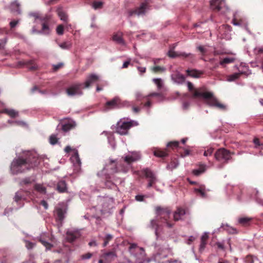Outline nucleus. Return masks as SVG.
Wrapping results in <instances>:
<instances>
[{
    "instance_id": "obj_14",
    "label": "nucleus",
    "mask_w": 263,
    "mask_h": 263,
    "mask_svg": "<svg viewBox=\"0 0 263 263\" xmlns=\"http://www.w3.org/2000/svg\"><path fill=\"white\" fill-rule=\"evenodd\" d=\"M100 257L104 259V263H111L117 257V254L115 251H109L103 253Z\"/></svg>"
},
{
    "instance_id": "obj_12",
    "label": "nucleus",
    "mask_w": 263,
    "mask_h": 263,
    "mask_svg": "<svg viewBox=\"0 0 263 263\" xmlns=\"http://www.w3.org/2000/svg\"><path fill=\"white\" fill-rule=\"evenodd\" d=\"M83 84L77 83L72 85L66 89V93L69 96H73L76 95H81L82 94L81 88Z\"/></svg>"
},
{
    "instance_id": "obj_46",
    "label": "nucleus",
    "mask_w": 263,
    "mask_h": 263,
    "mask_svg": "<svg viewBox=\"0 0 263 263\" xmlns=\"http://www.w3.org/2000/svg\"><path fill=\"white\" fill-rule=\"evenodd\" d=\"M57 33L58 35H62L64 33V26L63 25H59L57 26L56 29Z\"/></svg>"
},
{
    "instance_id": "obj_4",
    "label": "nucleus",
    "mask_w": 263,
    "mask_h": 263,
    "mask_svg": "<svg viewBox=\"0 0 263 263\" xmlns=\"http://www.w3.org/2000/svg\"><path fill=\"white\" fill-rule=\"evenodd\" d=\"M156 212L158 216L160 217V222L166 223L168 228H171L173 226V224L168 221L171 212L168 209H163L158 206L156 208Z\"/></svg>"
},
{
    "instance_id": "obj_20",
    "label": "nucleus",
    "mask_w": 263,
    "mask_h": 263,
    "mask_svg": "<svg viewBox=\"0 0 263 263\" xmlns=\"http://www.w3.org/2000/svg\"><path fill=\"white\" fill-rule=\"evenodd\" d=\"M187 76L194 78H199L203 74L202 71L196 69H187L186 71Z\"/></svg>"
},
{
    "instance_id": "obj_34",
    "label": "nucleus",
    "mask_w": 263,
    "mask_h": 263,
    "mask_svg": "<svg viewBox=\"0 0 263 263\" xmlns=\"http://www.w3.org/2000/svg\"><path fill=\"white\" fill-rule=\"evenodd\" d=\"M78 237V234L74 233L68 232L67 233L66 238L69 242H73Z\"/></svg>"
},
{
    "instance_id": "obj_16",
    "label": "nucleus",
    "mask_w": 263,
    "mask_h": 263,
    "mask_svg": "<svg viewBox=\"0 0 263 263\" xmlns=\"http://www.w3.org/2000/svg\"><path fill=\"white\" fill-rule=\"evenodd\" d=\"M76 125V123L72 119H68L67 122H65L62 125V129L64 132H67L74 128Z\"/></svg>"
},
{
    "instance_id": "obj_58",
    "label": "nucleus",
    "mask_w": 263,
    "mask_h": 263,
    "mask_svg": "<svg viewBox=\"0 0 263 263\" xmlns=\"http://www.w3.org/2000/svg\"><path fill=\"white\" fill-rule=\"evenodd\" d=\"M209 238V235L207 233H204L201 237V241H205L207 242V240Z\"/></svg>"
},
{
    "instance_id": "obj_31",
    "label": "nucleus",
    "mask_w": 263,
    "mask_h": 263,
    "mask_svg": "<svg viewBox=\"0 0 263 263\" xmlns=\"http://www.w3.org/2000/svg\"><path fill=\"white\" fill-rule=\"evenodd\" d=\"M49 20V18H44L43 21L44 22L42 24V30L44 32L45 34H49V28L48 25L47 23V21Z\"/></svg>"
},
{
    "instance_id": "obj_62",
    "label": "nucleus",
    "mask_w": 263,
    "mask_h": 263,
    "mask_svg": "<svg viewBox=\"0 0 263 263\" xmlns=\"http://www.w3.org/2000/svg\"><path fill=\"white\" fill-rule=\"evenodd\" d=\"M7 42V39H4L0 40V49H4L5 44Z\"/></svg>"
},
{
    "instance_id": "obj_40",
    "label": "nucleus",
    "mask_w": 263,
    "mask_h": 263,
    "mask_svg": "<svg viewBox=\"0 0 263 263\" xmlns=\"http://www.w3.org/2000/svg\"><path fill=\"white\" fill-rule=\"evenodd\" d=\"M167 147L168 148H171L173 149L175 148H178L179 147V142L178 141L170 142L167 144Z\"/></svg>"
},
{
    "instance_id": "obj_63",
    "label": "nucleus",
    "mask_w": 263,
    "mask_h": 263,
    "mask_svg": "<svg viewBox=\"0 0 263 263\" xmlns=\"http://www.w3.org/2000/svg\"><path fill=\"white\" fill-rule=\"evenodd\" d=\"M22 199V196L21 194H20V193H16L15 194V195L14 196V200L16 201V202H18L20 200H21Z\"/></svg>"
},
{
    "instance_id": "obj_27",
    "label": "nucleus",
    "mask_w": 263,
    "mask_h": 263,
    "mask_svg": "<svg viewBox=\"0 0 263 263\" xmlns=\"http://www.w3.org/2000/svg\"><path fill=\"white\" fill-rule=\"evenodd\" d=\"M65 212L62 208H57L56 209L57 219L60 222H62L64 219Z\"/></svg>"
},
{
    "instance_id": "obj_41",
    "label": "nucleus",
    "mask_w": 263,
    "mask_h": 263,
    "mask_svg": "<svg viewBox=\"0 0 263 263\" xmlns=\"http://www.w3.org/2000/svg\"><path fill=\"white\" fill-rule=\"evenodd\" d=\"M103 3L102 2L95 1L92 4V7L95 9H101L102 8Z\"/></svg>"
},
{
    "instance_id": "obj_53",
    "label": "nucleus",
    "mask_w": 263,
    "mask_h": 263,
    "mask_svg": "<svg viewBox=\"0 0 263 263\" xmlns=\"http://www.w3.org/2000/svg\"><path fill=\"white\" fill-rule=\"evenodd\" d=\"M246 263H254L253 257L251 255H248L245 259Z\"/></svg>"
},
{
    "instance_id": "obj_26",
    "label": "nucleus",
    "mask_w": 263,
    "mask_h": 263,
    "mask_svg": "<svg viewBox=\"0 0 263 263\" xmlns=\"http://www.w3.org/2000/svg\"><path fill=\"white\" fill-rule=\"evenodd\" d=\"M235 61V58L233 57H227L220 60L219 64L224 67L226 64L234 63Z\"/></svg>"
},
{
    "instance_id": "obj_44",
    "label": "nucleus",
    "mask_w": 263,
    "mask_h": 263,
    "mask_svg": "<svg viewBox=\"0 0 263 263\" xmlns=\"http://www.w3.org/2000/svg\"><path fill=\"white\" fill-rule=\"evenodd\" d=\"M154 83L157 86L158 89H161L162 87V81L161 79L157 78L153 80Z\"/></svg>"
},
{
    "instance_id": "obj_33",
    "label": "nucleus",
    "mask_w": 263,
    "mask_h": 263,
    "mask_svg": "<svg viewBox=\"0 0 263 263\" xmlns=\"http://www.w3.org/2000/svg\"><path fill=\"white\" fill-rule=\"evenodd\" d=\"M151 71L155 73H162L165 70V68L163 67L156 66L151 67Z\"/></svg>"
},
{
    "instance_id": "obj_38",
    "label": "nucleus",
    "mask_w": 263,
    "mask_h": 263,
    "mask_svg": "<svg viewBox=\"0 0 263 263\" xmlns=\"http://www.w3.org/2000/svg\"><path fill=\"white\" fill-rule=\"evenodd\" d=\"M35 189L41 193L45 194L46 193V188L41 184H37L34 186Z\"/></svg>"
},
{
    "instance_id": "obj_35",
    "label": "nucleus",
    "mask_w": 263,
    "mask_h": 263,
    "mask_svg": "<svg viewBox=\"0 0 263 263\" xmlns=\"http://www.w3.org/2000/svg\"><path fill=\"white\" fill-rule=\"evenodd\" d=\"M242 74L243 72L234 73L228 76L227 77V80L230 82L234 81L238 79Z\"/></svg>"
},
{
    "instance_id": "obj_24",
    "label": "nucleus",
    "mask_w": 263,
    "mask_h": 263,
    "mask_svg": "<svg viewBox=\"0 0 263 263\" xmlns=\"http://www.w3.org/2000/svg\"><path fill=\"white\" fill-rule=\"evenodd\" d=\"M252 220V218L250 217H240L238 219V223L243 227L249 226Z\"/></svg>"
},
{
    "instance_id": "obj_59",
    "label": "nucleus",
    "mask_w": 263,
    "mask_h": 263,
    "mask_svg": "<svg viewBox=\"0 0 263 263\" xmlns=\"http://www.w3.org/2000/svg\"><path fill=\"white\" fill-rule=\"evenodd\" d=\"M18 23V21L13 20L10 22V26L11 29L14 28Z\"/></svg>"
},
{
    "instance_id": "obj_30",
    "label": "nucleus",
    "mask_w": 263,
    "mask_h": 263,
    "mask_svg": "<svg viewBox=\"0 0 263 263\" xmlns=\"http://www.w3.org/2000/svg\"><path fill=\"white\" fill-rule=\"evenodd\" d=\"M150 227L151 228L155 230V235H156L157 237H159V232H158L159 225L157 223V220L153 219L151 221Z\"/></svg>"
},
{
    "instance_id": "obj_64",
    "label": "nucleus",
    "mask_w": 263,
    "mask_h": 263,
    "mask_svg": "<svg viewBox=\"0 0 263 263\" xmlns=\"http://www.w3.org/2000/svg\"><path fill=\"white\" fill-rule=\"evenodd\" d=\"M144 196L143 195H138L136 196L135 199L138 201H143L144 200Z\"/></svg>"
},
{
    "instance_id": "obj_51",
    "label": "nucleus",
    "mask_w": 263,
    "mask_h": 263,
    "mask_svg": "<svg viewBox=\"0 0 263 263\" xmlns=\"http://www.w3.org/2000/svg\"><path fill=\"white\" fill-rule=\"evenodd\" d=\"M40 241L47 249H50L53 246L52 245L45 240L41 239Z\"/></svg>"
},
{
    "instance_id": "obj_29",
    "label": "nucleus",
    "mask_w": 263,
    "mask_h": 263,
    "mask_svg": "<svg viewBox=\"0 0 263 263\" xmlns=\"http://www.w3.org/2000/svg\"><path fill=\"white\" fill-rule=\"evenodd\" d=\"M206 166L204 164H200L198 169L193 170V174L195 176H199L205 171Z\"/></svg>"
},
{
    "instance_id": "obj_8",
    "label": "nucleus",
    "mask_w": 263,
    "mask_h": 263,
    "mask_svg": "<svg viewBox=\"0 0 263 263\" xmlns=\"http://www.w3.org/2000/svg\"><path fill=\"white\" fill-rule=\"evenodd\" d=\"M146 178L148 179V183L147 185V188H149L154 185L157 181V178L155 174L149 168H144L141 171Z\"/></svg>"
},
{
    "instance_id": "obj_17",
    "label": "nucleus",
    "mask_w": 263,
    "mask_h": 263,
    "mask_svg": "<svg viewBox=\"0 0 263 263\" xmlns=\"http://www.w3.org/2000/svg\"><path fill=\"white\" fill-rule=\"evenodd\" d=\"M168 55L171 57V58H176V57H182L184 58H188V57H191V58H193L194 57V55L191 54V53H186L185 52H176V51H173V50H170L168 52V53H167Z\"/></svg>"
},
{
    "instance_id": "obj_50",
    "label": "nucleus",
    "mask_w": 263,
    "mask_h": 263,
    "mask_svg": "<svg viewBox=\"0 0 263 263\" xmlns=\"http://www.w3.org/2000/svg\"><path fill=\"white\" fill-rule=\"evenodd\" d=\"M213 151H214L213 148H212V147L209 148L204 151L203 155L204 156H211L213 154Z\"/></svg>"
},
{
    "instance_id": "obj_43",
    "label": "nucleus",
    "mask_w": 263,
    "mask_h": 263,
    "mask_svg": "<svg viewBox=\"0 0 263 263\" xmlns=\"http://www.w3.org/2000/svg\"><path fill=\"white\" fill-rule=\"evenodd\" d=\"M72 159L73 161H75L79 165L81 164V160L78 154V152L77 151L74 153L72 157Z\"/></svg>"
},
{
    "instance_id": "obj_7",
    "label": "nucleus",
    "mask_w": 263,
    "mask_h": 263,
    "mask_svg": "<svg viewBox=\"0 0 263 263\" xmlns=\"http://www.w3.org/2000/svg\"><path fill=\"white\" fill-rule=\"evenodd\" d=\"M210 5L211 8L215 11H221L224 13L228 10L225 0H211Z\"/></svg>"
},
{
    "instance_id": "obj_22",
    "label": "nucleus",
    "mask_w": 263,
    "mask_h": 263,
    "mask_svg": "<svg viewBox=\"0 0 263 263\" xmlns=\"http://www.w3.org/2000/svg\"><path fill=\"white\" fill-rule=\"evenodd\" d=\"M20 4L17 0H15L12 2L10 4V9L12 12H16L17 14L21 13L20 10Z\"/></svg>"
},
{
    "instance_id": "obj_5",
    "label": "nucleus",
    "mask_w": 263,
    "mask_h": 263,
    "mask_svg": "<svg viewBox=\"0 0 263 263\" xmlns=\"http://www.w3.org/2000/svg\"><path fill=\"white\" fill-rule=\"evenodd\" d=\"M233 153L224 148L218 149L215 153V158L218 161L223 163H228V161L232 158Z\"/></svg>"
},
{
    "instance_id": "obj_54",
    "label": "nucleus",
    "mask_w": 263,
    "mask_h": 263,
    "mask_svg": "<svg viewBox=\"0 0 263 263\" xmlns=\"http://www.w3.org/2000/svg\"><path fill=\"white\" fill-rule=\"evenodd\" d=\"M92 256V254L91 253H87L86 254H83L81 256V258L82 259H88L90 258Z\"/></svg>"
},
{
    "instance_id": "obj_56",
    "label": "nucleus",
    "mask_w": 263,
    "mask_h": 263,
    "mask_svg": "<svg viewBox=\"0 0 263 263\" xmlns=\"http://www.w3.org/2000/svg\"><path fill=\"white\" fill-rule=\"evenodd\" d=\"M197 49L202 55H204L207 51V50L203 46H198Z\"/></svg>"
},
{
    "instance_id": "obj_32",
    "label": "nucleus",
    "mask_w": 263,
    "mask_h": 263,
    "mask_svg": "<svg viewBox=\"0 0 263 263\" xmlns=\"http://www.w3.org/2000/svg\"><path fill=\"white\" fill-rule=\"evenodd\" d=\"M2 112L8 115L11 118H15L18 116V112L13 109H5L2 110Z\"/></svg>"
},
{
    "instance_id": "obj_15",
    "label": "nucleus",
    "mask_w": 263,
    "mask_h": 263,
    "mask_svg": "<svg viewBox=\"0 0 263 263\" xmlns=\"http://www.w3.org/2000/svg\"><path fill=\"white\" fill-rule=\"evenodd\" d=\"M99 79V77L98 75L93 73L89 74L87 77L86 80L84 83V88L89 87L91 85V84L98 81Z\"/></svg>"
},
{
    "instance_id": "obj_23",
    "label": "nucleus",
    "mask_w": 263,
    "mask_h": 263,
    "mask_svg": "<svg viewBox=\"0 0 263 263\" xmlns=\"http://www.w3.org/2000/svg\"><path fill=\"white\" fill-rule=\"evenodd\" d=\"M57 12L59 17L62 21L66 23L68 22V16L62 8H58L57 10Z\"/></svg>"
},
{
    "instance_id": "obj_18",
    "label": "nucleus",
    "mask_w": 263,
    "mask_h": 263,
    "mask_svg": "<svg viewBox=\"0 0 263 263\" xmlns=\"http://www.w3.org/2000/svg\"><path fill=\"white\" fill-rule=\"evenodd\" d=\"M112 40L116 43L125 45V42L123 39V33L121 32H118L115 33L112 37Z\"/></svg>"
},
{
    "instance_id": "obj_11",
    "label": "nucleus",
    "mask_w": 263,
    "mask_h": 263,
    "mask_svg": "<svg viewBox=\"0 0 263 263\" xmlns=\"http://www.w3.org/2000/svg\"><path fill=\"white\" fill-rule=\"evenodd\" d=\"M149 7V2L147 0H145L144 2L142 3L139 7L136 8L134 10H130L128 12L129 16H132L133 15H140L144 14L145 13L146 10Z\"/></svg>"
},
{
    "instance_id": "obj_21",
    "label": "nucleus",
    "mask_w": 263,
    "mask_h": 263,
    "mask_svg": "<svg viewBox=\"0 0 263 263\" xmlns=\"http://www.w3.org/2000/svg\"><path fill=\"white\" fill-rule=\"evenodd\" d=\"M172 79L176 82L178 84H182L183 83L185 80V77L180 73H177L175 74H174L172 76Z\"/></svg>"
},
{
    "instance_id": "obj_19",
    "label": "nucleus",
    "mask_w": 263,
    "mask_h": 263,
    "mask_svg": "<svg viewBox=\"0 0 263 263\" xmlns=\"http://www.w3.org/2000/svg\"><path fill=\"white\" fill-rule=\"evenodd\" d=\"M185 214V211L184 209L178 208L175 211L174 213V219L175 221H178L179 220H182L183 219V217Z\"/></svg>"
},
{
    "instance_id": "obj_6",
    "label": "nucleus",
    "mask_w": 263,
    "mask_h": 263,
    "mask_svg": "<svg viewBox=\"0 0 263 263\" xmlns=\"http://www.w3.org/2000/svg\"><path fill=\"white\" fill-rule=\"evenodd\" d=\"M187 86L189 91L192 93L193 97L195 98H206L211 96L210 92L202 91L200 89H196L191 82H187Z\"/></svg>"
},
{
    "instance_id": "obj_42",
    "label": "nucleus",
    "mask_w": 263,
    "mask_h": 263,
    "mask_svg": "<svg viewBox=\"0 0 263 263\" xmlns=\"http://www.w3.org/2000/svg\"><path fill=\"white\" fill-rule=\"evenodd\" d=\"M58 138L57 135L54 134L51 135L49 137V143L52 145H54L58 143Z\"/></svg>"
},
{
    "instance_id": "obj_57",
    "label": "nucleus",
    "mask_w": 263,
    "mask_h": 263,
    "mask_svg": "<svg viewBox=\"0 0 263 263\" xmlns=\"http://www.w3.org/2000/svg\"><path fill=\"white\" fill-rule=\"evenodd\" d=\"M28 68L31 70H35L37 69V66L36 65L33 64L32 62H30L28 65Z\"/></svg>"
},
{
    "instance_id": "obj_47",
    "label": "nucleus",
    "mask_w": 263,
    "mask_h": 263,
    "mask_svg": "<svg viewBox=\"0 0 263 263\" xmlns=\"http://www.w3.org/2000/svg\"><path fill=\"white\" fill-rule=\"evenodd\" d=\"M33 181V180H32L30 177L26 178L24 179H23L21 182V184L22 185H26L31 184Z\"/></svg>"
},
{
    "instance_id": "obj_2",
    "label": "nucleus",
    "mask_w": 263,
    "mask_h": 263,
    "mask_svg": "<svg viewBox=\"0 0 263 263\" xmlns=\"http://www.w3.org/2000/svg\"><path fill=\"white\" fill-rule=\"evenodd\" d=\"M102 172H105V179L109 181V180L111 179L110 175L119 172L116 161L109 159L104 165Z\"/></svg>"
},
{
    "instance_id": "obj_61",
    "label": "nucleus",
    "mask_w": 263,
    "mask_h": 263,
    "mask_svg": "<svg viewBox=\"0 0 263 263\" xmlns=\"http://www.w3.org/2000/svg\"><path fill=\"white\" fill-rule=\"evenodd\" d=\"M238 19L236 17V14H234L232 23L235 26H238Z\"/></svg>"
},
{
    "instance_id": "obj_36",
    "label": "nucleus",
    "mask_w": 263,
    "mask_h": 263,
    "mask_svg": "<svg viewBox=\"0 0 263 263\" xmlns=\"http://www.w3.org/2000/svg\"><path fill=\"white\" fill-rule=\"evenodd\" d=\"M205 186L203 185H200L199 188L195 189V192L197 193L200 194L201 196L203 198L206 196L205 193Z\"/></svg>"
},
{
    "instance_id": "obj_48",
    "label": "nucleus",
    "mask_w": 263,
    "mask_h": 263,
    "mask_svg": "<svg viewBox=\"0 0 263 263\" xmlns=\"http://www.w3.org/2000/svg\"><path fill=\"white\" fill-rule=\"evenodd\" d=\"M64 66V64L63 63H59L58 64L53 65H52V70L53 71H57L59 69L62 68Z\"/></svg>"
},
{
    "instance_id": "obj_1",
    "label": "nucleus",
    "mask_w": 263,
    "mask_h": 263,
    "mask_svg": "<svg viewBox=\"0 0 263 263\" xmlns=\"http://www.w3.org/2000/svg\"><path fill=\"white\" fill-rule=\"evenodd\" d=\"M41 159L36 154L30 153L25 158L18 157L13 160L11 165V172L13 174L24 173L37 166Z\"/></svg>"
},
{
    "instance_id": "obj_3",
    "label": "nucleus",
    "mask_w": 263,
    "mask_h": 263,
    "mask_svg": "<svg viewBox=\"0 0 263 263\" xmlns=\"http://www.w3.org/2000/svg\"><path fill=\"white\" fill-rule=\"evenodd\" d=\"M137 125V124L134 121L125 122L120 120L116 124V132L121 135H127L128 130L132 127Z\"/></svg>"
},
{
    "instance_id": "obj_28",
    "label": "nucleus",
    "mask_w": 263,
    "mask_h": 263,
    "mask_svg": "<svg viewBox=\"0 0 263 263\" xmlns=\"http://www.w3.org/2000/svg\"><path fill=\"white\" fill-rule=\"evenodd\" d=\"M154 154L156 157L163 158L168 155V152L166 149H156L154 151Z\"/></svg>"
},
{
    "instance_id": "obj_25",
    "label": "nucleus",
    "mask_w": 263,
    "mask_h": 263,
    "mask_svg": "<svg viewBox=\"0 0 263 263\" xmlns=\"http://www.w3.org/2000/svg\"><path fill=\"white\" fill-rule=\"evenodd\" d=\"M57 190L60 193H64L67 191V185L65 181H60L57 186Z\"/></svg>"
},
{
    "instance_id": "obj_13",
    "label": "nucleus",
    "mask_w": 263,
    "mask_h": 263,
    "mask_svg": "<svg viewBox=\"0 0 263 263\" xmlns=\"http://www.w3.org/2000/svg\"><path fill=\"white\" fill-rule=\"evenodd\" d=\"M122 158L128 165H130L132 163L139 160L141 158V156L139 153L134 152L124 157H122Z\"/></svg>"
},
{
    "instance_id": "obj_52",
    "label": "nucleus",
    "mask_w": 263,
    "mask_h": 263,
    "mask_svg": "<svg viewBox=\"0 0 263 263\" xmlns=\"http://www.w3.org/2000/svg\"><path fill=\"white\" fill-rule=\"evenodd\" d=\"M207 242L205 241H201L200 242V247H199V252H202L203 250H204L205 246L206 245Z\"/></svg>"
},
{
    "instance_id": "obj_39",
    "label": "nucleus",
    "mask_w": 263,
    "mask_h": 263,
    "mask_svg": "<svg viewBox=\"0 0 263 263\" xmlns=\"http://www.w3.org/2000/svg\"><path fill=\"white\" fill-rule=\"evenodd\" d=\"M113 238V236L111 234H107L105 238H104V243L103 244V247H106L108 242L112 240Z\"/></svg>"
},
{
    "instance_id": "obj_45",
    "label": "nucleus",
    "mask_w": 263,
    "mask_h": 263,
    "mask_svg": "<svg viewBox=\"0 0 263 263\" xmlns=\"http://www.w3.org/2000/svg\"><path fill=\"white\" fill-rule=\"evenodd\" d=\"M59 46L63 49H68L71 47V45L70 43L68 42H63L61 44H60Z\"/></svg>"
},
{
    "instance_id": "obj_55",
    "label": "nucleus",
    "mask_w": 263,
    "mask_h": 263,
    "mask_svg": "<svg viewBox=\"0 0 263 263\" xmlns=\"http://www.w3.org/2000/svg\"><path fill=\"white\" fill-rule=\"evenodd\" d=\"M25 246L28 249H32L34 246V243L29 241H25Z\"/></svg>"
},
{
    "instance_id": "obj_49",
    "label": "nucleus",
    "mask_w": 263,
    "mask_h": 263,
    "mask_svg": "<svg viewBox=\"0 0 263 263\" xmlns=\"http://www.w3.org/2000/svg\"><path fill=\"white\" fill-rule=\"evenodd\" d=\"M253 142L255 144V148H257L258 146H263V143H260L259 139L257 138H255L253 140Z\"/></svg>"
},
{
    "instance_id": "obj_9",
    "label": "nucleus",
    "mask_w": 263,
    "mask_h": 263,
    "mask_svg": "<svg viewBox=\"0 0 263 263\" xmlns=\"http://www.w3.org/2000/svg\"><path fill=\"white\" fill-rule=\"evenodd\" d=\"M211 96L209 98H204L206 103L210 106H214L221 110H226L227 106L220 103L218 100L213 96V94L210 92Z\"/></svg>"
},
{
    "instance_id": "obj_37",
    "label": "nucleus",
    "mask_w": 263,
    "mask_h": 263,
    "mask_svg": "<svg viewBox=\"0 0 263 263\" xmlns=\"http://www.w3.org/2000/svg\"><path fill=\"white\" fill-rule=\"evenodd\" d=\"M178 165V160L176 159L172 160L170 163L167 165V167L168 169L173 170L174 168H176Z\"/></svg>"
},
{
    "instance_id": "obj_60",
    "label": "nucleus",
    "mask_w": 263,
    "mask_h": 263,
    "mask_svg": "<svg viewBox=\"0 0 263 263\" xmlns=\"http://www.w3.org/2000/svg\"><path fill=\"white\" fill-rule=\"evenodd\" d=\"M246 21L243 18H239L238 19V26H243L246 25Z\"/></svg>"
},
{
    "instance_id": "obj_10",
    "label": "nucleus",
    "mask_w": 263,
    "mask_h": 263,
    "mask_svg": "<svg viewBox=\"0 0 263 263\" xmlns=\"http://www.w3.org/2000/svg\"><path fill=\"white\" fill-rule=\"evenodd\" d=\"M122 106L121 100L118 97L114 98L108 101L104 105V109L109 110L116 108H119Z\"/></svg>"
}]
</instances>
